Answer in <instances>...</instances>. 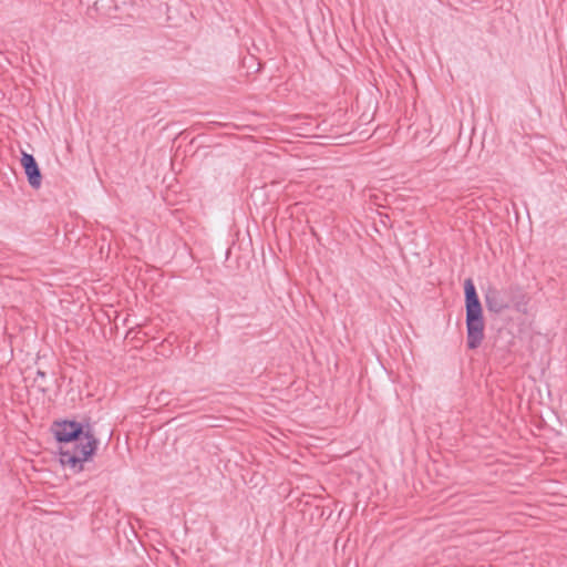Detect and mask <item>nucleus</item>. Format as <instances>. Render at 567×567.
Listing matches in <instances>:
<instances>
[{
	"label": "nucleus",
	"instance_id": "f03ea898",
	"mask_svg": "<svg viewBox=\"0 0 567 567\" xmlns=\"http://www.w3.org/2000/svg\"><path fill=\"white\" fill-rule=\"evenodd\" d=\"M465 312H466V344L474 350L482 344L484 339V317L475 285L471 278L464 281Z\"/></svg>",
	"mask_w": 567,
	"mask_h": 567
},
{
	"label": "nucleus",
	"instance_id": "f257e3e1",
	"mask_svg": "<svg viewBox=\"0 0 567 567\" xmlns=\"http://www.w3.org/2000/svg\"><path fill=\"white\" fill-rule=\"evenodd\" d=\"M51 432L59 442V461H89L99 446L93 427L74 420L54 421Z\"/></svg>",
	"mask_w": 567,
	"mask_h": 567
},
{
	"label": "nucleus",
	"instance_id": "0eeeda50",
	"mask_svg": "<svg viewBox=\"0 0 567 567\" xmlns=\"http://www.w3.org/2000/svg\"><path fill=\"white\" fill-rule=\"evenodd\" d=\"M61 465H69L73 471L80 472L84 470V463H61Z\"/></svg>",
	"mask_w": 567,
	"mask_h": 567
},
{
	"label": "nucleus",
	"instance_id": "7ed1b4c3",
	"mask_svg": "<svg viewBox=\"0 0 567 567\" xmlns=\"http://www.w3.org/2000/svg\"><path fill=\"white\" fill-rule=\"evenodd\" d=\"M486 309L495 315H499L511 308V303L503 292L494 287H488L484 295Z\"/></svg>",
	"mask_w": 567,
	"mask_h": 567
},
{
	"label": "nucleus",
	"instance_id": "423d86ee",
	"mask_svg": "<svg viewBox=\"0 0 567 567\" xmlns=\"http://www.w3.org/2000/svg\"><path fill=\"white\" fill-rule=\"evenodd\" d=\"M44 378H45V372L38 370L37 378L34 379V384H37L39 391H41L42 393L47 392V388L44 385H42L41 383H38V381H39V379L43 380Z\"/></svg>",
	"mask_w": 567,
	"mask_h": 567
},
{
	"label": "nucleus",
	"instance_id": "20e7f679",
	"mask_svg": "<svg viewBox=\"0 0 567 567\" xmlns=\"http://www.w3.org/2000/svg\"><path fill=\"white\" fill-rule=\"evenodd\" d=\"M21 166L24 169L28 183L34 189L40 188L42 174L33 155L22 152Z\"/></svg>",
	"mask_w": 567,
	"mask_h": 567
},
{
	"label": "nucleus",
	"instance_id": "39448f33",
	"mask_svg": "<svg viewBox=\"0 0 567 567\" xmlns=\"http://www.w3.org/2000/svg\"><path fill=\"white\" fill-rule=\"evenodd\" d=\"M507 300L517 312L527 313L529 302L528 296L517 285H511L504 290Z\"/></svg>",
	"mask_w": 567,
	"mask_h": 567
}]
</instances>
